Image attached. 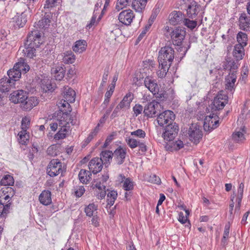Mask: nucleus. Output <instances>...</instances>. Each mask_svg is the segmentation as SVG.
Wrapping results in <instances>:
<instances>
[{"label": "nucleus", "mask_w": 250, "mask_h": 250, "mask_svg": "<svg viewBox=\"0 0 250 250\" xmlns=\"http://www.w3.org/2000/svg\"><path fill=\"white\" fill-rule=\"evenodd\" d=\"M59 126L61 127L58 132L54 135V139L60 140L65 138L68 134L70 125H77L76 117L75 115H68L64 113L60 117V121H59Z\"/></svg>", "instance_id": "1"}, {"label": "nucleus", "mask_w": 250, "mask_h": 250, "mask_svg": "<svg viewBox=\"0 0 250 250\" xmlns=\"http://www.w3.org/2000/svg\"><path fill=\"white\" fill-rule=\"evenodd\" d=\"M174 58V49L171 47L166 46L162 47L160 50L158 60L160 64H169L171 66Z\"/></svg>", "instance_id": "2"}, {"label": "nucleus", "mask_w": 250, "mask_h": 250, "mask_svg": "<svg viewBox=\"0 0 250 250\" xmlns=\"http://www.w3.org/2000/svg\"><path fill=\"white\" fill-rule=\"evenodd\" d=\"M175 116L174 113L170 110H166L161 113H158L157 118L158 124L162 127L174 123Z\"/></svg>", "instance_id": "3"}, {"label": "nucleus", "mask_w": 250, "mask_h": 250, "mask_svg": "<svg viewBox=\"0 0 250 250\" xmlns=\"http://www.w3.org/2000/svg\"><path fill=\"white\" fill-rule=\"evenodd\" d=\"M162 110V105L158 102L153 101L148 103L144 108V113L146 116L152 118L158 115Z\"/></svg>", "instance_id": "4"}, {"label": "nucleus", "mask_w": 250, "mask_h": 250, "mask_svg": "<svg viewBox=\"0 0 250 250\" xmlns=\"http://www.w3.org/2000/svg\"><path fill=\"white\" fill-rule=\"evenodd\" d=\"M165 131L162 133V137L165 141H173L177 136L179 131V126L176 123L166 125Z\"/></svg>", "instance_id": "5"}, {"label": "nucleus", "mask_w": 250, "mask_h": 250, "mask_svg": "<svg viewBox=\"0 0 250 250\" xmlns=\"http://www.w3.org/2000/svg\"><path fill=\"white\" fill-rule=\"evenodd\" d=\"M228 96L223 91L220 92L214 98L211 104V109L214 110H219L223 109L228 103Z\"/></svg>", "instance_id": "6"}, {"label": "nucleus", "mask_w": 250, "mask_h": 250, "mask_svg": "<svg viewBox=\"0 0 250 250\" xmlns=\"http://www.w3.org/2000/svg\"><path fill=\"white\" fill-rule=\"evenodd\" d=\"M46 170L50 177H55L62 173V164L58 159H53L49 163Z\"/></svg>", "instance_id": "7"}, {"label": "nucleus", "mask_w": 250, "mask_h": 250, "mask_svg": "<svg viewBox=\"0 0 250 250\" xmlns=\"http://www.w3.org/2000/svg\"><path fill=\"white\" fill-rule=\"evenodd\" d=\"M26 45L38 48L42 43L41 34L38 30L31 32L27 37V40L25 42Z\"/></svg>", "instance_id": "8"}, {"label": "nucleus", "mask_w": 250, "mask_h": 250, "mask_svg": "<svg viewBox=\"0 0 250 250\" xmlns=\"http://www.w3.org/2000/svg\"><path fill=\"white\" fill-rule=\"evenodd\" d=\"M188 134L190 141L195 144L199 143L202 137V131L197 124L191 125L188 131Z\"/></svg>", "instance_id": "9"}, {"label": "nucleus", "mask_w": 250, "mask_h": 250, "mask_svg": "<svg viewBox=\"0 0 250 250\" xmlns=\"http://www.w3.org/2000/svg\"><path fill=\"white\" fill-rule=\"evenodd\" d=\"M218 116L214 114L207 116L204 120V128L205 131H210L216 128L219 125Z\"/></svg>", "instance_id": "10"}, {"label": "nucleus", "mask_w": 250, "mask_h": 250, "mask_svg": "<svg viewBox=\"0 0 250 250\" xmlns=\"http://www.w3.org/2000/svg\"><path fill=\"white\" fill-rule=\"evenodd\" d=\"M170 35L173 44L180 46L185 39L186 31L184 28H177L171 33Z\"/></svg>", "instance_id": "11"}, {"label": "nucleus", "mask_w": 250, "mask_h": 250, "mask_svg": "<svg viewBox=\"0 0 250 250\" xmlns=\"http://www.w3.org/2000/svg\"><path fill=\"white\" fill-rule=\"evenodd\" d=\"M134 18V13L130 9L123 11L119 14L118 16L119 21L126 25H130Z\"/></svg>", "instance_id": "12"}, {"label": "nucleus", "mask_w": 250, "mask_h": 250, "mask_svg": "<svg viewBox=\"0 0 250 250\" xmlns=\"http://www.w3.org/2000/svg\"><path fill=\"white\" fill-rule=\"evenodd\" d=\"M144 83L145 87L152 93H156L160 89L156 80L151 76H146Z\"/></svg>", "instance_id": "13"}, {"label": "nucleus", "mask_w": 250, "mask_h": 250, "mask_svg": "<svg viewBox=\"0 0 250 250\" xmlns=\"http://www.w3.org/2000/svg\"><path fill=\"white\" fill-rule=\"evenodd\" d=\"M38 104L39 100L36 97H28L27 95V98L21 102V107L23 110L30 111Z\"/></svg>", "instance_id": "14"}, {"label": "nucleus", "mask_w": 250, "mask_h": 250, "mask_svg": "<svg viewBox=\"0 0 250 250\" xmlns=\"http://www.w3.org/2000/svg\"><path fill=\"white\" fill-rule=\"evenodd\" d=\"M27 93L22 90L13 92L10 95V100L14 104H21L27 98Z\"/></svg>", "instance_id": "15"}, {"label": "nucleus", "mask_w": 250, "mask_h": 250, "mask_svg": "<svg viewBox=\"0 0 250 250\" xmlns=\"http://www.w3.org/2000/svg\"><path fill=\"white\" fill-rule=\"evenodd\" d=\"M89 169L93 174H97L101 171L103 168V160L101 158H94L90 161Z\"/></svg>", "instance_id": "16"}, {"label": "nucleus", "mask_w": 250, "mask_h": 250, "mask_svg": "<svg viewBox=\"0 0 250 250\" xmlns=\"http://www.w3.org/2000/svg\"><path fill=\"white\" fill-rule=\"evenodd\" d=\"M169 18V23L174 25L183 23L185 19L182 12L175 11L170 13Z\"/></svg>", "instance_id": "17"}, {"label": "nucleus", "mask_w": 250, "mask_h": 250, "mask_svg": "<svg viewBox=\"0 0 250 250\" xmlns=\"http://www.w3.org/2000/svg\"><path fill=\"white\" fill-rule=\"evenodd\" d=\"M167 142L165 146L166 149L167 151H177L183 148L184 146L183 142L180 140L175 141H173V140L167 141Z\"/></svg>", "instance_id": "18"}, {"label": "nucleus", "mask_w": 250, "mask_h": 250, "mask_svg": "<svg viewBox=\"0 0 250 250\" xmlns=\"http://www.w3.org/2000/svg\"><path fill=\"white\" fill-rule=\"evenodd\" d=\"M126 153V150L121 147H119L114 151L113 157L118 165H120L124 162Z\"/></svg>", "instance_id": "19"}, {"label": "nucleus", "mask_w": 250, "mask_h": 250, "mask_svg": "<svg viewBox=\"0 0 250 250\" xmlns=\"http://www.w3.org/2000/svg\"><path fill=\"white\" fill-rule=\"evenodd\" d=\"M246 133V128L245 126H242L240 128H236L232 134L233 140L237 143L242 142L245 140L244 134Z\"/></svg>", "instance_id": "20"}, {"label": "nucleus", "mask_w": 250, "mask_h": 250, "mask_svg": "<svg viewBox=\"0 0 250 250\" xmlns=\"http://www.w3.org/2000/svg\"><path fill=\"white\" fill-rule=\"evenodd\" d=\"M200 10V5L195 2L188 5L187 9V14L188 18L193 19L196 17Z\"/></svg>", "instance_id": "21"}, {"label": "nucleus", "mask_w": 250, "mask_h": 250, "mask_svg": "<svg viewBox=\"0 0 250 250\" xmlns=\"http://www.w3.org/2000/svg\"><path fill=\"white\" fill-rule=\"evenodd\" d=\"M239 22L240 28L243 30L247 31L250 27V17L245 13L241 14Z\"/></svg>", "instance_id": "22"}, {"label": "nucleus", "mask_w": 250, "mask_h": 250, "mask_svg": "<svg viewBox=\"0 0 250 250\" xmlns=\"http://www.w3.org/2000/svg\"><path fill=\"white\" fill-rule=\"evenodd\" d=\"M244 46L240 44H236L234 46L233 51V56L236 61H240L243 59L245 55Z\"/></svg>", "instance_id": "23"}, {"label": "nucleus", "mask_w": 250, "mask_h": 250, "mask_svg": "<svg viewBox=\"0 0 250 250\" xmlns=\"http://www.w3.org/2000/svg\"><path fill=\"white\" fill-rule=\"evenodd\" d=\"M50 22V15L45 13L44 17L36 24L35 26L40 29H46L49 27Z\"/></svg>", "instance_id": "24"}, {"label": "nucleus", "mask_w": 250, "mask_h": 250, "mask_svg": "<svg viewBox=\"0 0 250 250\" xmlns=\"http://www.w3.org/2000/svg\"><path fill=\"white\" fill-rule=\"evenodd\" d=\"M236 78V75L234 72L231 73H229L226 79V88L227 89L230 91H232L234 89Z\"/></svg>", "instance_id": "25"}, {"label": "nucleus", "mask_w": 250, "mask_h": 250, "mask_svg": "<svg viewBox=\"0 0 250 250\" xmlns=\"http://www.w3.org/2000/svg\"><path fill=\"white\" fill-rule=\"evenodd\" d=\"M51 193L48 190L43 191L39 196V201L41 204L47 206L50 205L52 202Z\"/></svg>", "instance_id": "26"}, {"label": "nucleus", "mask_w": 250, "mask_h": 250, "mask_svg": "<svg viewBox=\"0 0 250 250\" xmlns=\"http://www.w3.org/2000/svg\"><path fill=\"white\" fill-rule=\"evenodd\" d=\"M15 84L12 80L7 78H3L0 80V90L2 92H8Z\"/></svg>", "instance_id": "27"}, {"label": "nucleus", "mask_w": 250, "mask_h": 250, "mask_svg": "<svg viewBox=\"0 0 250 250\" xmlns=\"http://www.w3.org/2000/svg\"><path fill=\"white\" fill-rule=\"evenodd\" d=\"M63 98L70 103L75 101L76 93L75 91L70 87H64L63 90Z\"/></svg>", "instance_id": "28"}, {"label": "nucleus", "mask_w": 250, "mask_h": 250, "mask_svg": "<svg viewBox=\"0 0 250 250\" xmlns=\"http://www.w3.org/2000/svg\"><path fill=\"white\" fill-rule=\"evenodd\" d=\"M133 99V95L130 92L126 94L122 101L118 104L119 107L123 108H129L130 103Z\"/></svg>", "instance_id": "29"}, {"label": "nucleus", "mask_w": 250, "mask_h": 250, "mask_svg": "<svg viewBox=\"0 0 250 250\" xmlns=\"http://www.w3.org/2000/svg\"><path fill=\"white\" fill-rule=\"evenodd\" d=\"M65 70L62 66H57L51 69V73L56 80H62L65 75Z\"/></svg>", "instance_id": "30"}, {"label": "nucleus", "mask_w": 250, "mask_h": 250, "mask_svg": "<svg viewBox=\"0 0 250 250\" xmlns=\"http://www.w3.org/2000/svg\"><path fill=\"white\" fill-rule=\"evenodd\" d=\"M9 80H12L15 83V82L18 80L21 77V72L19 70L18 67H15V65L12 69L9 70L7 72Z\"/></svg>", "instance_id": "31"}, {"label": "nucleus", "mask_w": 250, "mask_h": 250, "mask_svg": "<svg viewBox=\"0 0 250 250\" xmlns=\"http://www.w3.org/2000/svg\"><path fill=\"white\" fill-rule=\"evenodd\" d=\"M147 0H133L132 7L136 12H142L146 7Z\"/></svg>", "instance_id": "32"}, {"label": "nucleus", "mask_w": 250, "mask_h": 250, "mask_svg": "<svg viewBox=\"0 0 250 250\" xmlns=\"http://www.w3.org/2000/svg\"><path fill=\"white\" fill-rule=\"evenodd\" d=\"M87 43L85 40H79L75 42L73 50L76 53H81L86 50Z\"/></svg>", "instance_id": "33"}, {"label": "nucleus", "mask_w": 250, "mask_h": 250, "mask_svg": "<svg viewBox=\"0 0 250 250\" xmlns=\"http://www.w3.org/2000/svg\"><path fill=\"white\" fill-rule=\"evenodd\" d=\"M13 21L18 27H23L27 21L26 14L24 12H22L20 15L17 14L13 18Z\"/></svg>", "instance_id": "34"}, {"label": "nucleus", "mask_w": 250, "mask_h": 250, "mask_svg": "<svg viewBox=\"0 0 250 250\" xmlns=\"http://www.w3.org/2000/svg\"><path fill=\"white\" fill-rule=\"evenodd\" d=\"M69 103L65 99L62 100L59 103V107L62 112V115H60L61 116L63 115L64 113L69 115L68 112H71V110Z\"/></svg>", "instance_id": "35"}, {"label": "nucleus", "mask_w": 250, "mask_h": 250, "mask_svg": "<svg viewBox=\"0 0 250 250\" xmlns=\"http://www.w3.org/2000/svg\"><path fill=\"white\" fill-rule=\"evenodd\" d=\"M90 172L85 169H81L79 173V178L80 181L83 184H87L91 179Z\"/></svg>", "instance_id": "36"}, {"label": "nucleus", "mask_w": 250, "mask_h": 250, "mask_svg": "<svg viewBox=\"0 0 250 250\" xmlns=\"http://www.w3.org/2000/svg\"><path fill=\"white\" fill-rule=\"evenodd\" d=\"M75 61V56L71 51H67L63 53L62 62L65 64H71Z\"/></svg>", "instance_id": "37"}, {"label": "nucleus", "mask_w": 250, "mask_h": 250, "mask_svg": "<svg viewBox=\"0 0 250 250\" xmlns=\"http://www.w3.org/2000/svg\"><path fill=\"white\" fill-rule=\"evenodd\" d=\"M170 65L169 64H164L159 63V70L157 72V75L160 78H164L166 77Z\"/></svg>", "instance_id": "38"}, {"label": "nucleus", "mask_w": 250, "mask_h": 250, "mask_svg": "<svg viewBox=\"0 0 250 250\" xmlns=\"http://www.w3.org/2000/svg\"><path fill=\"white\" fill-rule=\"evenodd\" d=\"M5 203L2 202V200H0V216L5 217L6 214L9 213L10 207L11 203L8 201V203L4 205Z\"/></svg>", "instance_id": "39"}, {"label": "nucleus", "mask_w": 250, "mask_h": 250, "mask_svg": "<svg viewBox=\"0 0 250 250\" xmlns=\"http://www.w3.org/2000/svg\"><path fill=\"white\" fill-rule=\"evenodd\" d=\"M19 137L18 140L21 145H26L29 141V134L27 133V130H21L18 133Z\"/></svg>", "instance_id": "40"}, {"label": "nucleus", "mask_w": 250, "mask_h": 250, "mask_svg": "<svg viewBox=\"0 0 250 250\" xmlns=\"http://www.w3.org/2000/svg\"><path fill=\"white\" fill-rule=\"evenodd\" d=\"M237 41L238 44H240L243 46H246L247 44L248 37L247 35L242 32H239L237 35Z\"/></svg>", "instance_id": "41"}, {"label": "nucleus", "mask_w": 250, "mask_h": 250, "mask_svg": "<svg viewBox=\"0 0 250 250\" xmlns=\"http://www.w3.org/2000/svg\"><path fill=\"white\" fill-rule=\"evenodd\" d=\"M25 49L23 50V51L24 52L25 55L29 58H33L34 56H35L36 53V48L34 47H32V46L26 45L25 43L24 44Z\"/></svg>", "instance_id": "42"}, {"label": "nucleus", "mask_w": 250, "mask_h": 250, "mask_svg": "<svg viewBox=\"0 0 250 250\" xmlns=\"http://www.w3.org/2000/svg\"><path fill=\"white\" fill-rule=\"evenodd\" d=\"M15 67H18L21 72H23L24 73H26L30 69L29 66L24 62L23 60H21V61L17 62L15 64Z\"/></svg>", "instance_id": "43"}, {"label": "nucleus", "mask_w": 250, "mask_h": 250, "mask_svg": "<svg viewBox=\"0 0 250 250\" xmlns=\"http://www.w3.org/2000/svg\"><path fill=\"white\" fill-rule=\"evenodd\" d=\"M97 209V207L94 204H90L85 208V212L87 216L91 217L93 215L94 212Z\"/></svg>", "instance_id": "44"}, {"label": "nucleus", "mask_w": 250, "mask_h": 250, "mask_svg": "<svg viewBox=\"0 0 250 250\" xmlns=\"http://www.w3.org/2000/svg\"><path fill=\"white\" fill-rule=\"evenodd\" d=\"M113 153L111 151L105 150L101 153V158L102 159L105 161H109L113 157Z\"/></svg>", "instance_id": "45"}, {"label": "nucleus", "mask_w": 250, "mask_h": 250, "mask_svg": "<svg viewBox=\"0 0 250 250\" xmlns=\"http://www.w3.org/2000/svg\"><path fill=\"white\" fill-rule=\"evenodd\" d=\"M0 183L1 185H4L5 186L12 185L14 184L13 178L10 175H6L1 180Z\"/></svg>", "instance_id": "46"}, {"label": "nucleus", "mask_w": 250, "mask_h": 250, "mask_svg": "<svg viewBox=\"0 0 250 250\" xmlns=\"http://www.w3.org/2000/svg\"><path fill=\"white\" fill-rule=\"evenodd\" d=\"M130 1L131 0H118L116 5V9L118 11L122 10L126 7Z\"/></svg>", "instance_id": "47"}, {"label": "nucleus", "mask_w": 250, "mask_h": 250, "mask_svg": "<svg viewBox=\"0 0 250 250\" xmlns=\"http://www.w3.org/2000/svg\"><path fill=\"white\" fill-rule=\"evenodd\" d=\"M139 141V140L131 138L130 137L126 139V143L131 148H134L137 147Z\"/></svg>", "instance_id": "48"}, {"label": "nucleus", "mask_w": 250, "mask_h": 250, "mask_svg": "<svg viewBox=\"0 0 250 250\" xmlns=\"http://www.w3.org/2000/svg\"><path fill=\"white\" fill-rule=\"evenodd\" d=\"M185 26L190 29H193L196 27L197 26V23L196 21H191L188 19H185L184 22L183 23Z\"/></svg>", "instance_id": "49"}, {"label": "nucleus", "mask_w": 250, "mask_h": 250, "mask_svg": "<svg viewBox=\"0 0 250 250\" xmlns=\"http://www.w3.org/2000/svg\"><path fill=\"white\" fill-rule=\"evenodd\" d=\"M47 154L50 156H55L57 155V146L55 145H51L47 149Z\"/></svg>", "instance_id": "50"}, {"label": "nucleus", "mask_w": 250, "mask_h": 250, "mask_svg": "<svg viewBox=\"0 0 250 250\" xmlns=\"http://www.w3.org/2000/svg\"><path fill=\"white\" fill-rule=\"evenodd\" d=\"M130 134L132 136H135L139 138H144L146 135L145 132L141 129L131 132Z\"/></svg>", "instance_id": "51"}, {"label": "nucleus", "mask_w": 250, "mask_h": 250, "mask_svg": "<svg viewBox=\"0 0 250 250\" xmlns=\"http://www.w3.org/2000/svg\"><path fill=\"white\" fill-rule=\"evenodd\" d=\"M124 188L125 190L129 191L133 189V182L129 179H126L123 185Z\"/></svg>", "instance_id": "52"}, {"label": "nucleus", "mask_w": 250, "mask_h": 250, "mask_svg": "<svg viewBox=\"0 0 250 250\" xmlns=\"http://www.w3.org/2000/svg\"><path fill=\"white\" fill-rule=\"evenodd\" d=\"M30 120L29 118L25 117L22 119L21 121V130H27L30 125Z\"/></svg>", "instance_id": "53"}, {"label": "nucleus", "mask_w": 250, "mask_h": 250, "mask_svg": "<svg viewBox=\"0 0 250 250\" xmlns=\"http://www.w3.org/2000/svg\"><path fill=\"white\" fill-rule=\"evenodd\" d=\"M99 125L98 124L95 128L94 131L91 132V133L88 135V137L85 140V142L87 144L89 143L93 139L94 137L97 135V133L99 131Z\"/></svg>", "instance_id": "54"}, {"label": "nucleus", "mask_w": 250, "mask_h": 250, "mask_svg": "<svg viewBox=\"0 0 250 250\" xmlns=\"http://www.w3.org/2000/svg\"><path fill=\"white\" fill-rule=\"evenodd\" d=\"M186 216H185L183 212H180L179 214L178 220L182 224H185L188 220V216L189 215V212L188 210H186Z\"/></svg>", "instance_id": "55"}, {"label": "nucleus", "mask_w": 250, "mask_h": 250, "mask_svg": "<svg viewBox=\"0 0 250 250\" xmlns=\"http://www.w3.org/2000/svg\"><path fill=\"white\" fill-rule=\"evenodd\" d=\"M227 62L229 64V69H230V73H231L233 72H234V73L236 74V70L238 68V66L236 63L234 62V61H228L227 60Z\"/></svg>", "instance_id": "56"}, {"label": "nucleus", "mask_w": 250, "mask_h": 250, "mask_svg": "<svg viewBox=\"0 0 250 250\" xmlns=\"http://www.w3.org/2000/svg\"><path fill=\"white\" fill-rule=\"evenodd\" d=\"M43 89L47 91L52 92L55 89V84L51 83V81H48L46 84L43 85Z\"/></svg>", "instance_id": "57"}, {"label": "nucleus", "mask_w": 250, "mask_h": 250, "mask_svg": "<svg viewBox=\"0 0 250 250\" xmlns=\"http://www.w3.org/2000/svg\"><path fill=\"white\" fill-rule=\"evenodd\" d=\"M56 2V0H46L44 5V8L49 9L51 8L54 7L55 6Z\"/></svg>", "instance_id": "58"}, {"label": "nucleus", "mask_w": 250, "mask_h": 250, "mask_svg": "<svg viewBox=\"0 0 250 250\" xmlns=\"http://www.w3.org/2000/svg\"><path fill=\"white\" fill-rule=\"evenodd\" d=\"M154 96H155L157 99L159 101H163L165 98V92L164 91H161L159 90L157 91L156 93H152Z\"/></svg>", "instance_id": "59"}, {"label": "nucleus", "mask_w": 250, "mask_h": 250, "mask_svg": "<svg viewBox=\"0 0 250 250\" xmlns=\"http://www.w3.org/2000/svg\"><path fill=\"white\" fill-rule=\"evenodd\" d=\"M229 226L226 225L223 234V237L222 240V243H225L226 240L229 238Z\"/></svg>", "instance_id": "60"}, {"label": "nucleus", "mask_w": 250, "mask_h": 250, "mask_svg": "<svg viewBox=\"0 0 250 250\" xmlns=\"http://www.w3.org/2000/svg\"><path fill=\"white\" fill-rule=\"evenodd\" d=\"M244 188V185L241 183L239 186L237 190V199H242L243 195V190Z\"/></svg>", "instance_id": "61"}, {"label": "nucleus", "mask_w": 250, "mask_h": 250, "mask_svg": "<svg viewBox=\"0 0 250 250\" xmlns=\"http://www.w3.org/2000/svg\"><path fill=\"white\" fill-rule=\"evenodd\" d=\"M234 196H231V200H230V203L229 204V216L230 218H233V208H234Z\"/></svg>", "instance_id": "62"}, {"label": "nucleus", "mask_w": 250, "mask_h": 250, "mask_svg": "<svg viewBox=\"0 0 250 250\" xmlns=\"http://www.w3.org/2000/svg\"><path fill=\"white\" fill-rule=\"evenodd\" d=\"M143 106L140 104H136L133 107V111L136 116L140 114L143 111Z\"/></svg>", "instance_id": "63"}, {"label": "nucleus", "mask_w": 250, "mask_h": 250, "mask_svg": "<svg viewBox=\"0 0 250 250\" xmlns=\"http://www.w3.org/2000/svg\"><path fill=\"white\" fill-rule=\"evenodd\" d=\"M108 69L109 68H107L106 69H105V70H104V74L103 76L102 82L101 84V85L102 86H104L105 85V84L106 83V81L107 80L108 76V74H109Z\"/></svg>", "instance_id": "64"}]
</instances>
